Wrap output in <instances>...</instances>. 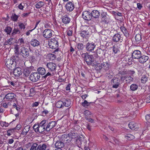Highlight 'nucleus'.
Returning <instances> with one entry per match:
<instances>
[{
    "label": "nucleus",
    "instance_id": "f257e3e1",
    "mask_svg": "<svg viewBox=\"0 0 150 150\" xmlns=\"http://www.w3.org/2000/svg\"><path fill=\"white\" fill-rule=\"evenodd\" d=\"M46 66L48 68L49 71L43 76L44 78L49 76H52L54 75V73L56 71L57 67L56 64L52 62L47 63Z\"/></svg>",
    "mask_w": 150,
    "mask_h": 150
},
{
    "label": "nucleus",
    "instance_id": "f03ea898",
    "mask_svg": "<svg viewBox=\"0 0 150 150\" xmlns=\"http://www.w3.org/2000/svg\"><path fill=\"white\" fill-rule=\"evenodd\" d=\"M82 57L84 58V60L88 65H92L93 64L94 59L92 55H90L87 53H83Z\"/></svg>",
    "mask_w": 150,
    "mask_h": 150
},
{
    "label": "nucleus",
    "instance_id": "7ed1b4c3",
    "mask_svg": "<svg viewBox=\"0 0 150 150\" xmlns=\"http://www.w3.org/2000/svg\"><path fill=\"white\" fill-rule=\"evenodd\" d=\"M69 137L70 138H71V139H76V140L77 141H79L81 142H81H85V140L84 139V137L83 136H82V137H80L79 139H78V134L77 133H74L73 132H70L68 134Z\"/></svg>",
    "mask_w": 150,
    "mask_h": 150
},
{
    "label": "nucleus",
    "instance_id": "20e7f679",
    "mask_svg": "<svg viewBox=\"0 0 150 150\" xmlns=\"http://www.w3.org/2000/svg\"><path fill=\"white\" fill-rule=\"evenodd\" d=\"M16 63L15 60L12 57L9 59H8L6 61V64L7 67L10 70H12L15 68Z\"/></svg>",
    "mask_w": 150,
    "mask_h": 150
},
{
    "label": "nucleus",
    "instance_id": "39448f33",
    "mask_svg": "<svg viewBox=\"0 0 150 150\" xmlns=\"http://www.w3.org/2000/svg\"><path fill=\"white\" fill-rule=\"evenodd\" d=\"M58 40L57 38H55L51 39L48 43L50 47L53 49L57 48L59 46Z\"/></svg>",
    "mask_w": 150,
    "mask_h": 150
},
{
    "label": "nucleus",
    "instance_id": "423d86ee",
    "mask_svg": "<svg viewBox=\"0 0 150 150\" xmlns=\"http://www.w3.org/2000/svg\"><path fill=\"white\" fill-rule=\"evenodd\" d=\"M54 32L52 30L46 29L43 32V37L46 39H49L52 37Z\"/></svg>",
    "mask_w": 150,
    "mask_h": 150
},
{
    "label": "nucleus",
    "instance_id": "0eeeda50",
    "mask_svg": "<svg viewBox=\"0 0 150 150\" xmlns=\"http://www.w3.org/2000/svg\"><path fill=\"white\" fill-rule=\"evenodd\" d=\"M40 74L38 72L32 73L30 76V79L33 82H36L40 79Z\"/></svg>",
    "mask_w": 150,
    "mask_h": 150
},
{
    "label": "nucleus",
    "instance_id": "6e6552de",
    "mask_svg": "<svg viewBox=\"0 0 150 150\" xmlns=\"http://www.w3.org/2000/svg\"><path fill=\"white\" fill-rule=\"evenodd\" d=\"M47 125L46 124V121L45 120H42L39 125V126L38 127V132L41 133L42 132L45 130L46 126Z\"/></svg>",
    "mask_w": 150,
    "mask_h": 150
},
{
    "label": "nucleus",
    "instance_id": "1a4fd4ad",
    "mask_svg": "<svg viewBox=\"0 0 150 150\" xmlns=\"http://www.w3.org/2000/svg\"><path fill=\"white\" fill-rule=\"evenodd\" d=\"M20 54L24 58L28 57L29 54V52L28 49L23 47L20 50Z\"/></svg>",
    "mask_w": 150,
    "mask_h": 150
},
{
    "label": "nucleus",
    "instance_id": "9d476101",
    "mask_svg": "<svg viewBox=\"0 0 150 150\" xmlns=\"http://www.w3.org/2000/svg\"><path fill=\"white\" fill-rule=\"evenodd\" d=\"M96 45L93 42H88L85 45V48L87 51L92 52L95 48Z\"/></svg>",
    "mask_w": 150,
    "mask_h": 150
},
{
    "label": "nucleus",
    "instance_id": "9b49d317",
    "mask_svg": "<svg viewBox=\"0 0 150 150\" xmlns=\"http://www.w3.org/2000/svg\"><path fill=\"white\" fill-rule=\"evenodd\" d=\"M65 7L67 11H72L74 8V3L71 1L68 2L66 4Z\"/></svg>",
    "mask_w": 150,
    "mask_h": 150
},
{
    "label": "nucleus",
    "instance_id": "f8f14e48",
    "mask_svg": "<svg viewBox=\"0 0 150 150\" xmlns=\"http://www.w3.org/2000/svg\"><path fill=\"white\" fill-rule=\"evenodd\" d=\"M13 74L16 77L21 75L23 73V69L19 67L15 68L13 69Z\"/></svg>",
    "mask_w": 150,
    "mask_h": 150
},
{
    "label": "nucleus",
    "instance_id": "ddd939ff",
    "mask_svg": "<svg viewBox=\"0 0 150 150\" xmlns=\"http://www.w3.org/2000/svg\"><path fill=\"white\" fill-rule=\"evenodd\" d=\"M82 15L83 18L86 20H90L92 18L91 13L88 11H86L84 12Z\"/></svg>",
    "mask_w": 150,
    "mask_h": 150
},
{
    "label": "nucleus",
    "instance_id": "4468645a",
    "mask_svg": "<svg viewBox=\"0 0 150 150\" xmlns=\"http://www.w3.org/2000/svg\"><path fill=\"white\" fill-rule=\"evenodd\" d=\"M142 53L139 50H134L132 54V56L133 58L134 59H139L141 57Z\"/></svg>",
    "mask_w": 150,
    "mask_h": 150
},
{
    "label": "nucleus",
    "instance_id": "2eb2a0df",
    "mask_svg": "<svg viewBox=\"0 0 150 150\" xmlns=\"http://www.w3.org/2000/svg\"><path fill=\"white\" fill-rule=\"evenodd\" d=\"M57 124V122L55 121H52L50 122L46 127L45 130L47 132L49 131L51 129L54 127Z\"/></svg>",
    "mask_w": 150,
    "mask_h": 150
},
{
    "label": "nucleus",
    "instance_id": "dca6fc26",
    "mask_svg": "<svg viewBox=\"0 0 150 150\" xmlns=\"http://www.w3.org/2000/svg\"><path fill=\"white\" fill-rule=\"evenodd\" d=\"M16 96V95L13 93H9L5 95L4 98L6 99L14 101L17 100L15 98Z\"/></svg>",
    "mask_w": 150,
    "mask_h": 150
},
{
    "label": "nucleus",
    "instance_id": "f3484780",
    "mask_svg": "<svg viewBox=\"0 0 150 150\" xmlns=\"http://www.w3.org/2000/svg\"><path fill=\"white\" fill-rule=\"evenodd\" d=\"M18 11V9L17 10L15 9H14L13 10V12H14L15 13L12 14L11 16V20L13 21H18V17H19V15H17L15 13H17V12Z\"/></svg>",
    "mask_w": 150,
    "mask_h": 150
},
{
    "label": "nucleus",
    "instance_id": "a211bd4d",
    "mask_svg": "<svg viewBox=\"0 0 150 150\" xmlns=\"http://www.w3.org/2000/svg\"><path fill=\"white\" fill-rule=\"evenodd\" d=\"M149 57L146 55H142L139 59V61L142 64H144L149 59Z\"/></svg>",
    "mask_w": 150,
    "mask_h": 150
},
{
    "label": "nucleus",
    "instance_id": "6ab92c4d",
    "mask_svg": "<svg viewBox=\"0 0 150 150\" xmlns=\"http://www.w3.org/2000/svg\"><path fill=\"white\" fill-rule=\"evenodd\" d=\"M30 43L31 45L34 47L38 46L40 44V42L35 39H32L30 41Z\"/></svg>",
    "mask_w": 150,
    "mask_h": 150
},
{
    "label": "nucleus",
    "instance_id": "aec40b11",
    "mask_svg": "<svg viewBox=\"0 0 150 150\" xmlns=\"http://www.w3.org/2000/svg\"><path fill=\"white\" fill-rule=\"evenodd\" d=\"M18 104L17 100H10L8 102V106L12 107L13 108H15L16 106V104Z\"/></svg>",
    "mask_w": 150,
    "mask_h": 150
},
{
    "label": "nucleus",
    "instance_id": "412c9836",
    "mask_svg": "<svg viewBox=\"0 0 150 150\" xmlns=\"http://www.w3.org/2000/svg\"><path fill=\"white\" fill-rule=\"evenodd\" d=\"M47 145L45 144H38L37 150H50L49 149H47Z\"/></svg>",
    "mask_w": 150,
    "mask_h": 150
},
{
    "label": "nucleus",
    "instance_id": "4be33fe9",
    "mask_svg": "<svg viewBox=\"0 0 150 150\" xmlns=\"http://www.w3.org/2000/svg\"><path fill=\"white\" fill-rule=\"evenodd\" d=\"M91 13L92 17H93L95 18H97L100 16V12L97 10H94L92 11Z\"/></svg>",
    "mask_w": 150,
    "mask_h": 150
},
{
    "label": "nucleus",
    "instance_id": "5701e85b",
    "mask_svg": "<svg viewBox=\"0 0 150 150\" xmlns=\"http://www.w3.org/2000/svg\"><path fill=\"white\" fill-rule=\"evenodd\" d=\"M121 31L124 34V35L127 38L129 36V34L126 29L124 26H121L120 28Z\"/></svg>",
    "mask_w": 150,
    "mask_h": 150
},
{
    "label": "nucleus",
    "instance_id": "b1692460",
    "mask_svg": "<svg viewBox=\"0 0 150 150\" xmlns=\"http://www.w3.org/2000/svg\"><path fill=\"white\" fill-rule=\"evenodd\" d=\"M123 59L125 60L126 62L129 64H131V62L133 60V58H132L130 55L125 56L124 57Z\"/></svg>",
    "mask_w": 150,
    "mask_h": 150
},
{
    "label": "nucleus",
    "instance_id": "393cba45",
    "mask_svg": "<svg viewBox=\"0 0 150 150\" xmlns=\"http://www.w3.org/2000/svg\"><path fill=\"white\" fill-rule=\"evenodd\" d=\"M120 35L119 33H117L114 35L113 37L112 40L115 42H118L120 40Z\"/></svg>",
    "mask_w": 150,
    "mask_h": 150
},
{
    "label": "nucleus",
    "instance_id": "a878e982",
    "mask_svg": "<svg viewBox=\"0 0 150 150\" xmlns=\"http://www.w3.org/2000/svg\"><path fill=\"white\" fill-rule=\"evenodd\" d=\"M64 146L63 143L60 141H57L55 144V146L57 148L61 149Z\"/></svg>",
    "mask_w": 150,
    "mask_h": 150
},
{
    "label": "nucleus",
    "instance_id": "bb28decb",
    "mask_svg": "<svg viewBox=\"0 0 150 150\" xmlns=\"http://www.w3.org/2000/svg\"><path fill=\"white\" fill-rule=\"evenodd\" d=\"M37 71L38 73L41 75H45L46 72V71L45 69L42 67H40L38 68Z\"/></svg>",
    "mask_w": 150,
    "mask_h": 150
},
{
    "label": "nucleus",
    "instance_id": "cd10ccee",
    "mask_svg": "<svg viewBox=\"0 0 150 150\" xmlns=\"http://www.w3.org/2000/svg\"><path fill=\"white\" fill-rule=\"evenodd\" d=\"M62 21L64 23H68L70 21V18L68 16L65 15L62 17Z\"/></svg>",
    "mask_w": 150,
    "mask_h": 150
},
{
    "label": "nucleus",
    "instance_id": "c85d7f7f",
    "mask_svg": "<svg viewBox=\"0 0 150 150\" xmlns=\"http://www.w3.org/2000/svg\"><path fill=\"white\" fill-rule=\"evenodd\" d=\"M31 72L30 69L28 68H25L24 69L23 71V75L25 77L28 76Z\"/></svg>",
    "mask_w": 150,
    "mask_h": 150
},
{
    "label": "nucleus",
    "instance_id": "c756f323",
    "mask_svg": "<svg viewBox=\"0 0 150 150\" xmlns=\"http://www.w3.org/2000/svg\"><path fill=\"white\" fill-rule=\"evenodd\" d=\"M64 102L62 101H59L56 103V107L58 108H61L64 106Z\"/></svg>",
    "mask_w": 150,
    "mask_h": 150
},
{
    "label": "nucleus",
    "instance_id": "7c9ffc66",
    "mask_svg": "<svg viewBox=\"0 0 150 150\" xmlns=\"http://www.w3.org/2000/svg\"><path fill=\"white\" fill-rule=\"evenodd\" d=\"M89 32L86 30L82 31L80 33V35L83 38H86L89 35Z\"/></svg>",
    "mask_w": 150,
    "mask_h": 150
},
{
    "label": "nucleus",
    "instance_id": "2f4dec72",
    "mask_svg": "<svg viewBox=\"0 0 150 150\" xmlns=\"http://www.w3.org/2000/svg\"><path fill=\"white\" fill-rule=\"evenodd\" d=\"M38 144L36 143H33L31 145L30 150H37Z\"/></svg>",
    "mask_w": 150,
    "mask_h": 150
},
{
    "label": "nucleus",
    "instance_id": "473e14b6",
    "mask_svg": "<svg viewBox=\"0 0 150 150\" xmlns=\"http://www.w3.org/2000/svg\"><path fill=\"white\" fill-rule=\"evenodd\" d=\"M136 124L134 122H131L129 123L128 126L129 128L132 129H134Z\"/></svg>",
    "mask_w": 150,
    "mask_h": 150
},
{
    "label": "nucleus",
    "instance_id": "72a5a7b5",
    "mask_svg": "<svg viewBox=\"0 0 150 150\" xmlns=\"http://www.w3.org/2000/svg\"><path fill=\"white\" fill-rule=\"evenodd\" d=\"M64 103V106H65L66 107H68L69 106L70 104V101L69 99H66L63 101Z\"/></svg>",
    "mask_w": 150,
    "mask_h": 150
},
{
    "label": "nucleus",
    "instance_id": "f704fd0d",
    "mask_svg": "<svg viewBox=\"0 0 150 150\" xmlns=\"http://www.w3.org/2000/svg\"><path fill=\"white\" fill-rule=\"evenodd\" d=\"M102 68L105 70H108L109 69V64L108 62L103 63L102 64Z\"/></svg>",
    "mask_w": 150,
    "mask_h": 150
},
{
    "label": "nucleus",
    "instance_id": "c9c22d12",
    "mask_svg": "<svg viewBox=\"0 0 150 150\" xmlns=\"http://www.w3.org/2000/svg\"><path fill=\"white\" fill-rule=\"evenodd\" d=\"M138 88V85L136 84H132L130 86V88L132 91H135Z\"/></svg>",
    "mask_w": 150,
    "mask_h": 150
},
{
    "label": "nucleus",
    "instance_id": "e433bc0d",
    "mask_svg": "<svg viewBox=\"0 0 150 150\" xmlns=\"http://www.w3.org/2000/svg\"><path fill=\"white\" fill-rule=\"evenodd\" d=\"M44 3L42 1H39L35 5V7L37 8H39L42 7Z\"/></svg>",
    "mask_w": 150,
    "mask_h": 150
},
{
    "label": "nucleus",
    "instance_id": "4c0bfd02",
    "mask_svg": "<svg viewBox=\"0 0 150 150\" xmlns=\"http://www.w3.org/2000/svg\"><path fill=\"white\" fill-rule=\"evenodd\" d=\"M133 80V78L130 76H126V82L129 83Z\"/></svg>",
    "mask_w": 150,
    "mask_h": 150
},
{
    "label": "nucleus",
    "instance_id": "58836bf2",
    "mask_svg": "<svg viewBox=\"0 0 150 150\" xmlns=\"http://www.w3.org/2000/svg\"><path fill=\"white\" fill-rule=\"evenodd\" d=\"M142 39L141 35L139 34H137L135 37V40L136 42H139Z\"/></svg>",
    "mask_w": 150,
    "mask_h": 150
},
{
    "label": "nucleus",
    "instance_id": "ea45409f",
    "mask_svg": "<svg viewBox=\"0 0 150 150\" xmlns=\"http://www.w3.org/2000/svg\"><path fill=\"white\" fill-rule=\"evenodd\" d=\"M14 39L13 38H10L7 40L5 44V45H11L13 43Z\"/></svg>",
    "mask_w": 150,
    "mask_h": 150
},
{
    "label": "nucleus",
    "instance_id": "a19ab883",
    "mask_svg": "<svg viewBox=\"0 0 150 150\" xmlns=\"http://www.w3.org/2000/svg\"><path fill=\"white\" fill-rule=\"evenodd\" d=\"M16 129V128L9 129L7 131V135L8 136L11 135L14 132V130Z\"/></svg>",
    "mask_w": 150,
    "mask_h": 150
},
{
    "label": "nucleus",
    "instance_id": "79ce46f5",
    "mask_svg": "<svg viewBox=\"0 0 150 150\" xmlns=\"http://www.w3.org/2000/svg\"><path fill=\"white\" fill-rule=\"evenodd\" d=\"M85 117L86 118L90 117V116L91 115V112L88 110H86L84 112Z\"/></svg>",
    "mask_w": 150,
    "mask_h": 150
},
{
    "label": "nucleus",
    "instance_id": "37998d69",
    "mask_svg": "<svg viewBox=\"0 0 150 150\" xmlns=\"http://www.w3.org/2000/svg\"><path fill=\"white\" fill-rule=\"evenodd\" d=\"M19 56V55L16 54H15V56H13L12 57V58L13 59L16 63H17L19 60L20 59V57Z\"/></svg>",
    "mask_w": 150,
    "mask_h": 150
},
{
    "label": "nucleus",
    "instance_id": "c03bdc74",
    "mask_svg": "<svg viewBox=\"0 0 150 150\" xmlns=\"http://www.w3.org/2000/svg\"><path fill=\"white\" fill-rule=\"evenodd\" d=\"M147 80V77L145 75L142 76L141 80L142 83H145Z\"/></svg>",
    "mask_w": 150,
    "mask_h": 150
},
{
    "label": "nucleus",
    "instance_id": "a18cd8bd",
    "mask_svg": "<svg viewBox=\"0 0 150 150\" xmlns=\"http://www.w3.org/2000/svg\"><path fill=\"white\" fill-rule=\"evenodd\" d=\"M12 30V28L9 26H7L6 27L4 30L8 34H10L11 33Z\"/></svg>",
    "mask_w": 150,
    "mask_h": 150
},
{
    "label": "nucleus",
    "instance_id": "49530a36",
    "mask_svg": "<svg viewBox=\"0 0 150 150\" xmlns=\"http://www.w3.org/2000/svg\"><path fill=\"white\" fill-rule=\"evenodd\" d=\"M20 33V31L18 28H14L12 34L13 35L16 34H19Z\"/></svg>",
    "mask_w": 150,
    "mask_h": 150
},
{
    "label": "nucleus",
    "instance_id": "de8ad7c7",
    "mask_svg": "<svg viewBox=\"0 0 150 150\" xmlns=\"http://www.w3.org/2000/svg\"><path fill=\"white\" fill-rule=\"evenodd\" d=\"M29 128L30 127L28 126H25L23 130V134H26L29 131Z\"/></svg>",
    "mask_w": 150,
    "mask_h": 150
},
{
    "label": "nucleus",
    "instance_id": "09e8293b",
    "mask_svg": "<svg viewBox=\"0 0 150 150\" xmlns=\"http://www.w3.org/2000/svg\"><path fill=\"white\" fill-rule=\"evenodd\" d=\"M125 137L128 140H131L134 139V137L133 135L131 134H128L125 136Z\"/></svg>",
    "mask_w": 150,
    "mask_h": 150
},
{
    "label": "nucleus",
    "instance_id": "8fccbe9b",
    "mask_svg": "<svg viewBox=\"0 0 150 150\" xmlns=\"http://www.w3.org/2000/svg\"><path fill=\"white\" fill-rule=\"evenodd\" d=\"M91 103H88L86 100H84L81 103L82 105L84 107H87L90 105Z\"/></svg>",
    "mask_w": 150,
    "mask_h": 150
},
{
    "label": "nucleus",
    "instance_id": "3c124183",
    "mask_svg": "<svg viewBox=\"0 0 150 150\" xmlns=\"http://www.w3.org/2000/svg\"><path fill=\"white\" fill-rule=\"evenodd\" d=\"M106 76L108 77L109 78H111L113 75V73L112 71L109 70L107 73H106Z\"/></svg>",
    "mask_w": 150,
    "mask_h": 150
},
{
    "label": "nucleus",
    "instance_id": "603ef678",
    "mask_svg": "<svg viewBox=\"0 0 150 150\" xmlns=\"http://www.w3.org/2000/svg\"><path fill=\"white\" fill-rule=\"evenodd\" d=\"M18 26L20 28L21 30H24L25 28V25L22 23L19 22L18 23Z\"/></svg>",
    "mask_w": 150,
    "mask_h": 150
},
{
    "label": "nucleus",
    "instance_id": "864d4df0",
    "mask_svg": "<svg viewBox=\"0 0 150 150\" xmlns=\"http://www.w3.org/2000/svg\"><path fill=\"white\" fill-rule=\"evenodd\" d=\"M77 48L79 50H83L84 48V46L82 43H78L77 45Z\"/></svg>",
    "mask_w": 150,
    "mask_h": 150
},
{
    "label": "nucleus",
    "instance_id": "5fc2aeb1",
    "mask_svg": "<svg viewBox=\"0 0 150 150\" xmlns=\"http://www.w3.org/2000/svg\"><path fill=\"white\" fill-rule=\"evenodd\" d=\"M17 4L16 5V6L18 7L19 9L21 10H23V8H24V3H21L18 4L17 6Z\"/></svg>",
    "mask_w": 150,
    "mask_h": 150
},
{
    "label": "nucleus",
    "instance_id": "6e6d98bb",
    "mask_svg": "<svg viewBox=\"0 0 150 150\" xmlns=\"http://www.w3.org/2000/svg\"><path fill=\"white\" fill-rule=\"evenodd\" d=\"M1 126L2 127H8L9 125V124L6 122L1 121L0 122Z\"/></svg>",
    "mask_w": 150,
    "mask_h": 150
},
{
    "label": "nucleus",
    "instance_id": "4d7b16f0",
    "mask_svg": "<svg viewBox=\"0 0 150 150\" xmlns=\"http://www.w3.org/2000/svg\"><path fill=\"white\" fill-rule=\"evenodd\" d=\"M120 83V81H118V80H117V82H116V83L114 84L113 86L112 87L113 88H117L118 87L119 84Z\"/></svg>",
    "mask_w": 150,
    "mask_h": 150
},
{
    "label": "nucleus",
    "instance_id": "13d9d810",
    "mask_svg": "<svg viewBox=\"0 0 150 150\" xmlns=\"http://www.w3.org/2000/svg\"><path fill=\"white\" fill-rule=\"evenodd\" d=\"M30 13V12H28V13H23L21 15V16L23 18L27 17L29 16V15Z\"/></svg>",
    "mask_w": 150,
    "mask_h": 150
},
{
    "label": "nucleus",
    "instance_id": "bf43d9fd",
    "mask_svg": "<svg viewBox=\"0 0 150 150\" xmlns=\"http://www.w3.org/2000/svg\"><path fill=\"white\" fill-rule=\"evenodd\" d=\"M120 80L119 81H120V82L122 83L125 80H126V76H124L123 75H122L120 76Z\"/></svg>",
    "mask_w": 150,
    "mask_h": 150
},
{
    "label": "nucleus",
    "instance_id": "052dcab7",
    "mask_svg": "<svg viewBox=\"0 0 150 150\" xmlns=\"http://www.w3.org/2000/svg\"><path fill=\"white\" fill-rule=\"evenodd\" d=\"M39 126V125H34L33 126V129L37 133H38V127Z\"/></svg>",
    "mask_w": 150,
    "mask_h": 150
},
{
    "label": "nucleus",
    "instance_id": "680f3d73",
    "mask_svg": "<svg viewBox=\"0 0 150 150\" xmlns=\"http://www.w3.org/2000/svg\"><path fill=\"white\" fill-rule=\"evenodd\" d=\"M96 69L97 70H100L102 68V64L100 65V64H98L96 65Z\"/></svg>",
    "mask_w": 150,
    "mask_h": 150
},
{
    "label": "nucleus",
    "instance_id": "e2e57ef3",
    "mask_svg": "<svg viewBox=\"0 0 150 150\" xmlns=\"http://www.w3.org/2000/svg\"><path fill=\"white\" fill-rule=\"evenodd\" d=\"M118 51L117 48L115 46L113 47V51L115 54H116Z\"/></svg>",
    "mask_w": 150,
    "mask_h": 150
},
{
    "label": "nucleus",
    "instance_id": "0e129e2a",
    "mask_svg": "<svg viewBox=\"0 0 150 150\" xmlns=\"http://www.w3.org/2000/svg\"><path fill=\"white\" fill-rule=\"evenodd\" d=\"M146 119L148 122L150 123V114L146 115Z\"/></svg>",
    "mask_w": 150,
    "mask_h": 150
},
{
    "label": "nucleus",
    "instance_id": "69168bd1",
    "mask_svg": "<svg viewBox=\"0 0 150 150\" xmlns=\"http://www.w3.org/2000/svg\"><path fill=\"white\" fill-rule=\"evenodd\" d=\"M71 84L70 83H69L66 87V89L67 91H69L70 90V87Z\"/></svg>",
    "mask_w": 150,
    "mask_h": 150
},
{
    "label": "nucleus",
    "instance_id": "338daca9",
    "mask_svg": "<svg viewBox=\"0 0 150 150\" xmlns=\"http://www.w3.org/2000/svg\"><path fill=\"white\" fill-rule=\"evenodd\" d=\"M32 143H30V142H28L27 144H25V146L26 148H28L30 147L31 146V145L32 144Z\"/></svg>",
    "mask_w": 150,
    "mask_h": 150
},
{
    "label": "nucleus",
    "instance_id": "774afa93",
    "mask_svg": "<svg viewBox=\"0 0 150 150\" xmlns=\"http://www.w3.org/2000/svg\"><path fill=\"white\" fill-rule=\"evenodd\" d=\"M146 102L149 103H150V96H148L146 99Z\"/></svg>",
    "mask_w": 150,
    "mask_h": 150
}]
</instances>
